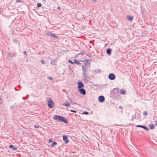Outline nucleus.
I'll use <instances>...</instances> for the list:
<instances>
[{
    "label": "nucleus",
    "instance_id": "f257e3e1",
    "mask_svg": "<svg viewBox=\"0 0 157 157\" xmlns=\"http://www.w3.org/2000/svg\"><path fill=\"white\" fill-rule=\"evenodd\" d=\"M82 62H84V64L82 66V70L83 71V74L84 76L85 75V73L86 71V70L88 68L90 65V60L89 59H87L85 60V61H82Z\"/></svg>",
    "mask_w": 157,
    "mask_h": 157
},
{
    "label": "nucleus",
    "instance_id": "f03ea898",
    "mask_svg": "<svg viewBox=\"0 0 157 157\" xmlns=\"http://www.w3.org/2000/svg\"><path fill=\"white\" fill-rule=\"evenodd\" d=\"M53 118L55 120H57L59 121L63 122L65 124H67L68 123L67 120L64 117L61 116L56 115L54 116Z\"/></svg>",
    "mask_w": 157,
    "mask_h": 157
},
{
    "label": "nucleus",
    "instance_id": "7ed1b4c3",
    "mask_svg": "<svg viewBox=\"0 0 157 157\" xmlns=\"http://www.w3.org/2000/svg\"><path fill=\"white\" fill-rule=\"evenodd\" d=\"M119 89L117 88H114L111 91L112 95L114 97L117 98L119 96Z\"/></svg>",
    "mask_w": 157,
    "mask_h": 157
},
{
    "label": "nucleus",
    "instance_id": "20e7f679",
    "mask_svg": "<svg viewBox=\"0 0 157 157\" xmlns=\"http://www.w3.org/2000/svg\"><path fill=\"white\" fill-rule=\"evenodd\" d=\"M46 34L48 36H50L52 38H55L57 39H58L59 38L54 33H51L50 32L47 33Z\"/></svg>",
    "mask_w": 157,
    "mask_h": 157
},
{
    "label": "nucleus",
    "instance_id": "39448f33",
    "mask_svg": "<svg viewBox=\"0 0 157 157\" xmlns=\"http://www.w3.org/2000/svg\"><path fill=\"white\" fill-rule=\"evenodd\" d=\"M49 100H48V106L49 108H52L54 107L53 105L54 104V103L53 102L52 100L50 98H49Z\"/></svg>",
    "mask_w": 157,
    "mask_h": 157
},
{
    "label": "nucleus",
    "instance_id": "423d86ee",
    "mask_svg": "<svg viewBox=\"0 0 157 157\" xmlns=\"http://www.w3.org/2000/svg\"><path fill=\"white\" fill-rule=\"evenodd\" d=\"M78 89L82 88L84 87V84L81 81H79L78 82Z\"/></svg>",
    "mask_w": 157,
    "mask_h": 157
},
{
    "label": "nucleus",
    "instance_id": "0eeeda50",
    "mask_svg": "<svg viewBox=\"0 0 157 157\" xmlns=\"http://www.w3.org/2000/svg\"><path fill=\"white\" fill-rule=\"evenodd\" d=\"M79 89V91L81 94H82L83 95H85L86 94V92L85 90L84 89L82 88Z\"/></svg>",
    "mask_w": 157,
    "mask_h": 157
},
{
    "label": "nucleus",
    "instance_id": "6e6552de",
    "mask_svg": "<svg viewBox=\"0 0 157 157\" xmlns=\"http://www.w3.org/2000/svg\"><path fill=\"white\" fill-rule=\"evenodd\" d=\"M98 101L100 102H102L105 101V98L103 96H100L98 97Z\"/></svg>",
    "mask_w": 157,
    "mask_h": 157
},
{
    "label": "nucleus",
    "instance_id": "1a4fd4ad",
    "mask_svg": "<svg viewBox=\"0 0 157 157\" xmlns=\"http://www.w3.org/2000/svg\"><path fill=\"white\" fill-rule=\"evenodd\" d=\"M63 140L67 144L69 142V140L67 137L65 135H63Z\"/></svg>",
    "mask_w": 157,
    "mask_h": 157
},
{
    "label": "nucleus",
    "instance_id": "9d476101",
    "mask_svg": "<svg viewBox=\"0 0 157 157\" xmlns=\"http://www.w3.org/2000/svg\"><path fill=\"white\" fill-rule=\"evenodd\" d=\"M109 78H115V75L113 73L110 74L108 76Z\"/></svg>",
    "mask_w": 157,
    "mask_h": 157
},
{
    "label": "nucleus",
    "instance_id": "9b49d317",
    "mask_svg": "<svg viewBox=\"0 0 157 157\" xmlns=\"http://www.w3.org/2000/svg\"><path fill=\"white\" fill-rule=\"evenodd\" d=\"M57 61V59H52L51 61V64L52 65H55Z\"/></svg>",
    "mask_w": 157,
    "mask_h": 157
},
{
    "label": "nucleus",
    "instance_id": "f8f14e48",
    "mask_svg": "<svg viewBox=\"0 0 157 157\" xmlns=\"http://www.w3.org/2000/svg\"><path fill=\"white\" fill-rule=\"evenodd\" d=\"M112 50L110 48H108L106 50V53L109 56H110L111 54Z\"/></svg>",
    "mask_w": 157,
    "mask_h": 157
},
{
    "label": "nucleus",
    "instance_id": "ddd939ff",
    "mask_svg": "<svg viewBox=\"0 0 157 157\" xmlns=\"http://www.w3.org/2000/svg\"><path fill=\"white\" fill-rule=\"evenodd\" d=\"M120 91L121 94L122 95H125L126 93V91L122 89H121Z\"/></svg>",
    "mask_w": 157,
    "mask_h": 157
},
{
    "label": "nucleus",
    "instance_id": "4468645a",
    "mask_svg": "<svg viewBox=\"0 0 157 157\" xmlns=\"http://www.w3.org/2000/svg\"><path fill=\"white\" fill-rule=\"evenodd\" d=\"M126 17L127 19L129 21H131L133 19V17L130 15H127Z\"/></svg>",
    "mask_w": 157,
    "mask_h": 157
},
{
    "label": "nucleus",
    "instance_id": "2eb2a0df",
    "mask_svg": "<svg viewBox=\"0 0 157 157\" xmlns=\"http://www.w3.org/2000/svg\"><path fill=\"white\" fill-rule=\"evenodd\" d=\"M74 61L75 63H76V64L78 65H81V63H80V62L79 61H78V60L74 59Z\"/></svg>",
    "mask_w": 157,
    "mask_h": 157
},
{
    "label": "nucleus",
    "instance_id": "dca6fc26",
    "mask_svg": "<svg viewBox=\"0 0 157 157\" xmlns=\"http://www.w3.org/2000/svg\"><path fill=\"white\" fill-rule=\"evenodd\" d=\"M70 104V103H64L62 105L67 107H69L71 105Z\"/></svg>",
    "mask_w": 157,
    "mask_h": 157
},
{
    "label": "nucleus",
    "instance_id": "f3484780",
    "mask_svg": "<svg viewBox=\"0 0 157 157\" xmlns=\"http://www.w3.org/2000/svg\"><path fill=\"white\" fill-rule=\"evenodd\" d=\"M9 147L10 148H12L13 150H16L17 149V148L16 147H13V146L12 145H10L9 146Z\"/></svg>",
    "mask_w": 157,
    "mask_h": 157
},
{
    "label": "nucleus",
    "instance_id": "a211bd4d",
    "mask_svg": "<svg viewBox=\"0 0 157 157\" xmlns=\"http://www.w3.org/2000/svg\"><path fill=\"white\" fill-rule=\"evenodd\" d=\"M101 70L100 69H97L94 71V72L95 73H101Z\"/></svg>",
    "mask_w": 157,
    "mask_h": 157
},
{
    "label": "nucleus",
    "instance_id": "6ab92c4d",
    "mask_svg": "<svg viewBox=\"0 0 157 157\" xmlns=\"http://www.w3.org/2000/svg\"><path fill=\"white\" fill-rule=\"evenodd\" d=\"M149 127L151 129H153L154 128V125L153 124H151L149 125Z\"/></svg>",
    "mask_w": 157,
    "mask_h": 157
},
{
    "label": "nucleus",
    "instance_id": "aec40b11",
    "mask_svg": "<svg viewBox=\"0 0 157 157\" xmlns=\"http://www.w3.org/2000/svg\"><path fill=\"white\" fill-rule=\"evenodd\" d=\"M67 98L70 101V103H73V104H76L77 105H78V104L76 102H71V99L69 98L68 96L67 97Z\"/></svg>",
    "mask_w": 157,
    "mask_h": 157
},
{
    "label": "nucleus",
    "instance_id": "412c9836",
    "mask_svg": "<svg viewBox=\"0 0 157 157\" xmlns=\"http://www.w3.org/2000/svg\"><path fill=\"white\" fill-rule=\"evenodd\" d=\"M57 143L56 142L54 141L52 142V144L51 145V147H53L54 145H57Z\"/></svg>",
    "mask_w": 157,
    "mask_h": 157
},
{
    "label": "nucleus",
    "instance_id": "4be33fe9",
    "mask_svg": "<svg viewBox=\"0 0 157 157\" xmlns=\"http://www.w3.org/2000/svg\"><path fill=\"white\" fill-rule=\"evenodd\" d=\"M136 114V118L138 119L140 117V114L139 113H137V114Z\"/></svg>",
    "mask_w": 157,
    "mask_h": 157
},
{
    "label": "nucleus",
    "instance_id": "5701e85b",
    "mask_svg": "<svg viewBox=\"0 0 157 157\" xmlns=\"http://www.w3.org/2000/svg\"><path fill=\"white\" fill-rule=\"evenodd\" d=\"M37 6L38 7H40L41 6V4L40 3H38L37 4Z\"/></svg>",
    "mask_w": 157,
    "mask_h": 157
},
{
    "label": "nucleus",
    "instance_id": "b1692460",
    "mask_svg": "<svg viewBox=\"0 0 157 157\" xmlns=\"http://www.w3.org/2000/svg\"><path fill=\"white\" fill-rule=\"evenodd\" d=\"M136 114H135L134 115H133L132 116V119H134L136 118Z\"/></svg>",
    "mask_w": 157,
    "mask_h": 157
},
{
    "label": "nucleus",
    "instance_id": "393cba45",
    "mask_svg": "<svg viewBox=\"0 0 157 157\" xmlns=\"http://www.w3.org/2000/svg\"><path fill=\"white\" fill-rule=\"evenodd\" d=\"M143 114L144 116H146L147 114V112L146 111H144L143 112Z\"/></svg>",
    "mask_w": 157,
    "mask_h": 157
},
{
    "label": "nucleus",
    "instance_id": "a878e982",
    "mask_svg": "<svg viewBox=\"0 0 157 157\" xmlns=\"http://www.w3.org/2000/svg\"><path fill=\"white\" fill-rule=\"evenodd\" d=\"M82 114H86V115H88V113L86 111H84L82 113Z\"/></svg>",
    "mask_w": 157,
    "mask_h": 157
},
{
    "label": "nucleus",
    "instance_id": "bb28decb",
    "mask_svg": "<svg viewBox=\"0 0 157 157\" xmlns=\"http://www.w3.org/2000/svg\"><path fill=\"white\" fill-rule=\"evenodd\" d=\"M143 128H144V129H146L147 130H148V128L147 127H146V126H144Z\"/></svg>",
    "mask_w": 157,
    "mask_h": 157
},
{
    "label": "nucleus",
    "instance_id": "cd10ccee",
    "mask_svg": "<svg viewBox=\"0 0 157 157\" xmlns=\"http://www.w3.org/2000/svg\"><path fill=\"white\" fill-rule=\"evenodd\" d=\"M144 126L142 125H137L136 126V127H141V128H143Z\"/></svg>",
    "mask_w": 157,
    "mask_h": 157
},
{
    "label": "nucleus",
    "instance_id": "c85d7f7f",
    "mask_svg": "<svg viewBox=\"0 0 157 157\" xmlns=\"http://www.w3.org/2000/svg\"><path fill=\"white\" fill-rule=\"evenodd\" d=\"M68 62L69 63H71V64H73V62L71 60H69Z\"/></svg>",
    "mask_w": 157,
    "mask_h": 157
},
{
    "label": "nucleus",
    "instance_id": "c756f323",
    "mask_svg": "<svg viewBox=\"0 0 157 157\" xmlns=\"http://www.w3.org/2000/svg\"><path fill=\"white\" fill-rule=\"evenodd\" d=\"M41 63L43 64H44L45 63V61H44L43 60H42L41 62Z\"/></svg>",
    "mask_w": 157,
    "mask_h": 157
},
{
    "label": "nucleus",
    "instance_id": "7c9ffc66",
    "mask_svg": "<svg viewBox=\"0 0 157 157\" xmlns=\"http://www.w3.org/2000/svg\"><path fill=\"white\" fill-rule=\"evenodd\" d=\"M70 111L71 112H74V113H76V110H71Z\"/></svg>",
    "mask_w": 157,
    "mask_h": 157
},
{
    "label": "nucleus",
    "instance_id": "2f4dec72",
    "mask_svg": "<svg viewBox=\"0 0 157 157\" xmlns=\"http://www.w3.org/2000/svg\"><path fill=\"white\" fill-rule=\"evenodd\" d=\"M23 53L25 55H27L26 52V51H24L23 52Z\"/></svg>",
    "mask_w": 157,
    "mask_h": 157
},
{
    "label": "nucleus",
    "instance_id": "473e14b6",
    "mask_svg": "<svg viewBox=\"0 0 157 157\" xmlns=\"http://www.w3.org/2000/svg\"><path fill=\"white\" fill-rule=\"evenodd\" d=\"M39 125H36L34 126V127L36 128H39Z\"/></svg>",
    "mask_w": 157,
    "mask_h": 157
},
{
    "label": "nucleus",
    "instance_id": "72a5a7b5",
    "mask_svg": "<svg viewBox=\"0 0 157 157\" xmlns=\"http://www.w3.org/2000/svg\"><path fill=\"white\" fill-rule=\"evenodd\" d=\"M155 125H157V121L156 120L155 121Z\"/></svg>",
    "mask_w": 157,
    "mask_h": 157
},
{
    "label": "nucleus",
    "instance_id": "f704fd0d",
    "mask_svg": "<svg viewBox=\"0 0 157 157\" xmlns=\"http://www.w3.org/2000/svg\"><path fill=\"white\" fill-rule=\"evenodd\" d=\"M49 142H52V140L51 139H50L49 140Z\"/></svg>",
    "mask_w": 157,
    "mask_h": 157
},
{
    "label": "nucleus",
    "instance_id": "c9c22d12",
    "mask_svg": "<svg viewBox=\"0 0 157 157\" xmlns=\"http://www.w3.org/2000/svg\"><path fill=\"white\" fill-rule=\"evenodd\" d=\"M66 103H68V101L67 100L65 101Z\"/></svg>",
    "mask_w": 157,
    "mask_h": 157
},
{
    "label": "nucleus",
    "instance_id": "e433bc0d",
    "mask_svg": "<svg viewBox=\"0 0 157 157\" xmlns=\"http://www.w3.org/2000/svg\"><path fill=\"white\" fill-rule=\"evenodd\" d=\"M82 54H83V53L80 52L78 54V55H80V54L82 55Z\"/></svg>",
    "mask_w": 157,
    "mask_h": 157
},
{
    "label": "nucleus",
    "instance_id": "4c0bfd02",
    "mask_svg": "<svg viewBox=\"0 0 157 157\" xmlns=\"http://www.w3.org/2000/svg\"><path fill=\"white\" fill-rule=\"evenodd\" d=\"M22 98H23V99L25 100H26V98H24V97H23Z\"/></svg>",
    "mask_w": 157,
    "mask_h": 157
},
{
    "label": "nucleus",
    "instance_id": "58836bf2",
    "mask_svg": "<svg viewBox=\"0 0 157 157\" xmlns=\"http://www.w3.org/2000/svg\"><path fill=\"white\" fill-rule=\"evenodd\" d=\"M47 78H52L51 77H48Z\"/></svg>",
    "mask_w": 157,
    "mask_h": 157
},
{
    "label": "nucleus",
    "instance_id": "ea45409f",
    "mask_svg": "<svg viewBox=\"0 0 157 157\" xmlns=\"http://www.w3.org/2000/svg\"><path fill=\"white\" fill-rule=\"evenodd\" d=\"M127 77H126L125 78H128V77L129 76L128 75H127Z\"/></svg>",
    "mask_w": 157,
    "mask_h": 157
},
{
    "label": "nucleus",
    "instance_id": "a19ab883",
    "mask_svg": "<svg viewBox=\"0 0 157 157\" xmlns=\"http://www.w3.org/2000/svg\"><path fill=\"white\" fill-rule=\"evenodd\" d=\"M60 8V7H58V8H57V9H59Z\"/></svg>",
    "mask_w": 157,
    "mask_h": 157
},
{
    "label": "nucleus",
    "instance_id": "79ce46f5",
    "mask_svg": "<svg viewBox=\"0 0 157 157\" xmlns=\"http://www.w3.org/2000/svg\"><path fill=\"white\" fill-rule=\"evenodd\" d=\"M119 108H121V106H119Z\"/></svg>",
    "mask_w": 157,
    "mask_h": 157
},
{
    "label": "nucleus",
    "instance_id": "37998d69",
    "mask_svg": "<svg viewBox=\"0 0 157 157\" xmlns=\"http://www.w3.org/2000/svg\"><path fill=\"white\" fill-rule=\"evenodd\" d=\"M27 97H28V95H27Z\"/></svg>",
    "mask_w": 157,
    "mask_h": 157
},
{
    "label": "nucleus",
    "instance_id": "c03bdc74",
    "mask_svg": "<svg viewBox=\"0 0 157 157\" xmlns=\"http://www.w3.org/2000/svg\"><path fill=\"white\" fill-rule=\"evenodd\" d=\"M111 80H113L114 79H111Z\"/></svg>",
    "mask_w": 157,
    "mask_h": 157
},
{
    "label": "nucleus",
    "instance_id": "a18cd8bd",
    "mask_svg": "<svg viewBox=\"0 0 157 157\" xmlns=\"http://www.w3.org/2000/svg\"><path fill=\"white\" fill-rule=\"evenodd\" d=\"M18 86H20V85H18Z\"/></svg>",
    "mask_w": 157,
    "mask_h": 157
},
{
    "label": "nucleus",
    "instance_id": "49530a36",
    "mask_svg": "<svg viewBox=\"0 0 157 157\" xmlns=\"http://www.w3.org/2000/svg\"><path fill=\"white\" fill-rule=\"evenodd\" d=\"M15 89L16 90V88H15Z\"/></svg>",
    "mask_w": 157,
    "mask_h": 157
}]
</instances>
